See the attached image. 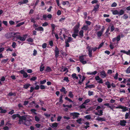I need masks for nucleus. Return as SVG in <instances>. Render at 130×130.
Segmentation results:
<instances>
[{
	"label": "nucleus",
	"mask_w": 130,
	"mask_h": 130,
	"mask_svg": "<svg viewBox=\"0 0 130 130\" xmlns=\"http://www.w3.org/2000/svg\"><path fill=\"white\" fill-rule=\"evenodd\" d=\"M26 115V119L25 120H24V124L26 126H29L31 124L30 122L32 121V120L28 118L27 115Z\"/></svg>",
	"instance_id": "f257e3e1"
},
{
	"label": "nucleus",
	"mask_w": 130,
	"mask_h": 130,
	"mask_svg": "<svg viewBox=\"0 0 130 130\" xmlns=\"http://www.w3.org/2000/svg\"><path fill=\"white\" fill-rule=\"evenodd\" d=\"M26 115H24L21 116L19 118V121L18 124H24V122L23 120L24 121V120H25L26 119Z\"/></svg>",
	"instance_id": "f03ea898"
},
{
	"label": "nucleus",
	"mask_w": 130,
	"mask_h": 130,
	"mask_svg": "<svg viewBox=\"0 0 130 130\" xmlns=\"http://www.w3.org/2000/svg\"><path fill=\"white\" fill-rule=\"evenodd\" d=\"M87 48L88 49V55L89 57H91L92 56V52L93 50V47L89 45H88Z\"/></svg>",
	"instance_id": "7ed1b4c3"
},
{
	"label": "nucleus",
	"mask_w": 130,
	"mask_h": 130,
	"mask_svg": "<svg viewBox=\"0 0 130 130\" xmlns=\"http://www.w3.org/2000/svg\"><path fill=\"white\" fill-rule=\"evenodd\" d=\"M70 115L71 116H73L72 118L73 119H75V118H77L80 115V114L79 113L74 112L71 113Z\"/></svg>",
	"instance_id": "20e7f679"
},
{
	"label": "nucleus",
	"mask_w": 130,
	"mask_h": 130,
	"mask_svg": "<svg viewBox=\"0 0 130 130\" xmlns=\"http://www.w3.org/2000/svg\"><path fill=\"white\" fill-rule=\"evenodd\" d=\"M85 56V55H82L81 56H80L79 57L80 61L84 64L86 63L87 62L86 61H84V56Z\"/></svg>",
	"instance_id": "39448f33"
},
{
	"label": "nucleus",
	"mask_w": 130,
	"mask_h": 130,
	"mask_svg": "<svg viewBox=\"0 0 130 130\" xmlns=\"http://www.w3.org/2000/svg\"><path fill=\"white\" fill-rule=\"evenodd\" d=\"M79 26V24L75 25L73 28L74 33L78 34V28Z\"/></svg>",
	"instance_id": "423d86ee"
},
{
	"label": "nucleus",
	"mask_w": 130,
	"mask_h": 130,
	"mask_svg": "<svg viewBox=\"0 0 130 130\" xmlns=\"http://www.w3.org/2000/svg\"><path fill=\"white\" fill-rule=\"evenodd\" d=\"M59 51L57 46H56L55 48V56L56 58H57L59 56Z\"/></svg>",
	"instance_id": "0eeeda50"
},
{
	"label": "nucleus",
	"mask_w": 130,
	"mask_h": 130,
	"mask_svg": "<svg viewBox=\"0 0 130 130\" xmlns=\"http://www.w3.org/2000/svg\"><path fill=\"white\" fill-rule=\"evenodd\" d=\"M11 34L12 37L16 38H17V36H20V33L19 32H11Z\"/></svg>",
	"instance_id": "6e6552de"
},
{
	"label": "nucleus",
	"mask_w": 130,
	"mask_h": 130,
	"mask_svg": "<svg viewBox=\"0 0 130 130\" xmlns=\"http://www.w3.org/2000/svg\"><path fill=\"white\" fill-rule=\"evenodd\" d=\"M126 123V120H123L120 121V125L122 126H125Z\"/></svg>",
	"instance_id": "1a4fd4ad"
},
{
	"label": "nucleus",
	"mask_w": 130,
	"mask_h": 130,
	"mask_svg": "<svg viewBox=\"0 0 130 130\" xmlns=\"http://www.w3.org/2000/svg\"><path fill=\"white\" fill-rule=\"evenodd\" d=\"M17 39L20 40L22 41H25L26 39V38H25L23 37H21L20 36H17Z\"/></svg>",
	"instance_id": "9d476101"
},
{
	"label": "nucleus",
	"mask_w": 130,
	"mask_h": 130,
	"mask_svg": "<svg viewBox=\"0 0 130 130\" xmlns=\"http://www.w3.org/2000/svg\"><path fill=\"white\" fill-rule=\"evenodd\" d=\"M84 31L83 30H81L79 32V35H78L80 38H82L84 36L83 35Z\"/></svg>",
	"instance_id": "9b49d317"
},
{
	"label": "nucleus",
	"mask_w": 130,
	"mask_h": 130,
	"mask_svg": "<svg viewBox=\"0 0 130 130\" xmlns=\"http://www.w3.org/2000/svg\"><path fill=\"white\" fill-rule=\"evenodd\" d=\"M35 30L38 31H41L42 32L44 31L43 28L41 26H39L35 28Z\"/></svg>",
	"instance_id": "f8f14e48"
},
{
	"label": "nucleus",
	"mask_w": 130,
	"mask_h": 130,
	"mask_svg": "<svg viewBox=\"0 0 130 130\" xmlns=\"http://www.w3.org/2000/svg\"><path fill=\"white\" fill-rule=\"evenodd\" d=\"M19 118L20 117V116L19 114H15L12 116V118L13 119H15L16 117Z\"/></svg>",
	"instance_id": "ddd939ff"
},
{
	"label": "nucleus",
	"mask_w": 130,
	"mask_h": 130,
	"mask_svg": "<svg viewBox=\"0 0 130 130\" xmlns=\"http://www.w3.org/2000/svg\"><path fill=\"white\" fill-rule=\"evenodd\" d=\"M106 106L109 108L111 109L112 110H113V109L114 107V106L112 105H111L109 103H106Z\"/></svg>",
	"instance_id": "4468645a"
},
{
	"label": "nucleus",
	"mask_w": 130,
	"mask_h": 130,
	"mask_svg": "<svg viewBox=\"0 0 130 130\" xmlns=\"http://www.w3.org/2000/svg\"><path fill=\"white\" fill-rule=\"evenodd\" d=\"M95 86L94 85H89L88 86H86L85 87V89H87L88 88H94L95 87Z\"/></svg>",
	"instance_id": "2eb2a0df"
},
{
	"label": "nucleus",
	"mask_w": 130,
	"mask_h": 130,
	"mask_svg": "<svg viewBox=\"0 0 130 130\" xmlns=\"http://www.w3.org/2000/svg\"><path fill=\"white\" fill-rule=\"evenodd\" d=\"M130 118V115L128 112H126L125 115V119H127Z\"/></svg>",
	"instance_id": "dca6fc26"
},
{
	"label": "nucleus",
	"mask_w": 130,
	"mask_h": 130,
	"mask_svg": "<svg viewBox=\"0 0 130 130\" xmlns=\"http://www.w3.org/2000/svg\"><path fill=\"white\" fill-rule=\"evenodd\" d=\"M58 126V123H54L52 124L51 125H50L53 128L54 127H57Z\"/></svg>",
	"instance_id": "f3484780"
},
{
	"label": "nucleus",
	"mask_w": 130,
	"mask_h": 130,
	"mask_svg": "<svg viewBox=\"0 0 130 130\" xmlns=\"http://www.w3.org/2000/svg\"><path fill=\"white\" fill-rule=\"evenodd\" d=\"M31 86L30 84H27L24 85L23 88L26 89H27Z\"/></svg>",
	"instance_id": "a211bd4d"
},
{
	"label": "nucleus",
	"mask_w": 130,
	"mask_h": 130,
	"mask_svg": "<svg viewBox=\"0 0 130 130\" xmlns=\"http://www.w3.org/2000/svg\"><path fill=\"white\" fill-rule=\"evenodd\" d=\"M122 112H124L128 110V108L126 107H124L123 106H122Z\"/></svg>",
	"instance_id": "6ab92c4d"
},
{
	"label": "nucleus",
	"mask_w": 130,
	"mask_h": 130,
	"mask_svg": "<svg viewBox=\"0 0 130 130\" xmlns=\"http://www.w3.org/2000/svg\"><path fill=\"white\" fill-rule=\"evenodd\" d=\"M73 40V38L71 37H68V39L67 40L65 41V42H66L68 43L70 42L71 41Z\"/></svg>",
	"instance_id": "aec40b11"
},
{
	"label": "nucleus",
	"mask_w": 130,
	"mask_h": 130,
	"mask_svg": "<svg viewBox=\"0 0 130 130\" xmlns=\"http://www.w3.org/2000/svg\"><path fill=\"white\" fill-rule=\"evenodd\" d=\"M88 25H84L81 29L85 30H88Z\"/></svg>",
	"instance_id": "412c9836"
},
{
	"label": "nucleus",
	"mask_w": 130,
	"mask_h": 130,
	"mask_svg": "<svg viewBox=\"0 0 130 130\" xmlns=\"http://www.w3.org/2000/svg\"><path fill=\"white\" fill-rule=\"evenodd\" d=\"M111 11L113 15L117 14L118 15V11L117 10H112Z\"/></svg>",
	"instance_id": "4be33fe9"
},
{
	"label": "nucleus",
	"mask_w": 130,
	"mask_h": 130,
	"mask_svg": "<svg viewBox=\"0 0 130 130\" xmlns=\"http://www.w3.org/2000/svg\"><path fill=\"white\" fill-rule=\"evenodd\" d=\"M116 40L117 41V45H118V41H119L121 39V36L120 35L118 36L116 38Z\"/></svg>",
	"instance_id": "5701e85b"
},
{
	"label": "nucleus",
	"mask_w": 130,
	"mask_h": 130,
	"mask_svg": "<svg viewBox=\"0 0 130 130\" xmlns=\"http://www.w3.org/2000/svg\"><path fill=\"white\" fill-rule=\"evenodd\" d=\"M60 91L61 92H64V94H66L67 93V91H66L65 88L62 87V88L60 89Z\"/></svg>",
	"instance_id": "b1692460"
},
{
	"label": "nucleus",
	"mask_w": 130,
	"mask_h": 130,
	"mask_svg": "<svg viewBox=\"0 0 130 130\" xmlns=\"http://www.w3.org/2000/svg\"><path fill=\"white\" fill-rule=\"evenodd\" d=\"M124 11L122 9L120 10L119 12L118 11V15H122L124 13Z\"/></svg>",
	"instance_id": "393cba45"
},
{
	"label": "nucleus",
	"mask_w": 130,
	"mask_h": 130,
	"mask_svg": "<svg viewBox=\"0 0 130 130\" xmlns=\"http://www.w3.org/2000/svg\"><path fill=\"white\" fill-rule=\"evenodd\" d=\"M102 31H99L97 32V35L99 37H100L102 35Z\"/></svg>",
	"instance_id": "a878e982"
},
{
	"label": "nucleus",
	"mask_w": 130,
	"mask_h": 130,
	"mask_svg": "<svg viewBox=\"0 0 130 130\" xmlns=\"http://www.w3.org/2000/svg\"><path fill=\"white\" fill-rule=\"evenodd\" d=\"M76 75L75 73H74L72 74V76L73 79H78V77Z\"/></svg>",
	"instance_id": "bb28decb"
},
{
	"label": "nucleus",
	"mask_w": 130,
	"mask_h": 130,
	"mask_svg": "<svg viewBox=\"0 0 130 130\" xmlns=\"http://www.w3.org/2000/svg\"><path fill=\"white\" fill-rule=\"evenodd\" d=\"M106 85H107L108 88H109L111 87V84L109 82L107 81L106 82Z\"/></svg>",
	"instance_id": "cd10ccee"
},
{
	"label": "nucleus",
	"mask_w": 130,
	"mask_h": 130,
	"mask_svg": "<svg viewBox=\"0 0 130 130\" xmlns=\"http://www.w3.org/2000/svg\"><path fill=\"white\" fill-rule=\"evenodd\" d=\"M45 71L48 72H50L52 71V70L49 67H47Z\"/></svg>",
	"instance_id": "c85d7f7f"
},
{
	"label": "nucleus",
	"mask_w": 130,
	"mask_h": 130,
	"mask_svg": "<svg viewBox=\"0 0 130 130\" xmlns=\"http://www.w3.org/2000/svg\"><path fill=\"white\" fill-rule=\"evenodd\" d=\"M68 96L70 98H73V95L72 94V91H70L69 92L68 94Z\"/></svg>",
	"instance_id": "c756f323"
},
{
	"label": "nucleus",
	"mask_w": 130,
	"mask_h": 130,
	"mask_svg": "<svg viewBox=\"0 0 130 130\" xmlns=\"http://www.w3.org/2000/svg\"><path fill=\"white\" fill-rule=\"evenodd\" d=\"M10 34H10V33H8L5 35V36L7 38H9L11 37V36Z\"/></svg>",
	"instance_id": "7c9ffc66"
},
{
	"label": "nucleus",
	"mask_w": 130,
	"mask_h": 130,
	"mask_svg": "<svg viewBox=\"0 0 130 130\" xmlns=\"http://www.w3.org/2000/svg\"><path fill=\"white\" fill-rule=\"evenodd\" d=\"M125 71L127 73H130V66Z\"/></svg>",
	"instance_id": "2f4dec72"
},
{
	"label": "nucleus",
	"mask_w": 130,
	"mask_h": 130,
	"mask_svg": "<svg viewBox=\"0 0 130 130\" xmlns=\"http://www.w3.org/2000/svg\"><path fill=\"white\" fill-rule=\"evenodd\" d=\"M24 24V22H22L20 23H18V24H17L15 27H19L20 26H21L22 25H23Z\"/></svg>",
	"instance_id": "473e14b6"
},
{
	"label": "nucleus",
	"mask_w": 130,
	"mask_h": 130,
	"mask_svg": "<svg viewBox=\"0 0 130 130\" xmlns=\"http://www.w3.org/2000/svg\"><path fill=\"white\" fill-rule=\"evenodd\" d=\"M88 92V95L89 96L93 95V91H89Z\"/></svg>",
	"instance_id": "72a5a7b5"
},
{
	"label": "nucleus",
	"mask_w": 130,
	"mask_h": 130,
	"mask_svg": "<svg viewBox=\"0 0 130 130\" xmlns=\"http://www.w3.org/2000/svg\"><path fill=\"white\" fill-rule=\"evenodd\" d=\"M78 36V34L77 33H74V34H72V37L75 38H76V37Z\"/></svg>",
	"instance_id": "f704fd0d"
},
{
	"label": "nucleus",
	"mask_w": 130,
	"mask_h": 130,
	"mask_svg": "<svg viewBox=\"0 0 130 130\" xmlns=\"http://www.w3.org/2000/svg\"><path fill=\"white\" fill-rule=\"evenodd\" d=\"M16 95L15 93H12L11 92H10L8 94V95L10 96H12V95L15 96Z\"/></svg>",
	"instance_id": "c9c22d12"
},
{
	"label": "nucleus",
	"mask_w": 130,
	"mask_h": 130,
	"mask_svg": "<svg viewBox=\"0 0 130 130\" xmlns=\"http://www.w3.org/2000/svg\"><path fill=\"white\" fill-rule=\"evenodd\" d=\"M82 121V119L81 118H80L76 120V122L79 124H81V121Z\"/></svg>",
	"instance_id": "e433bc0d"
},
{
	"label": "nucleus",
	"mask_w": 130,
	"mask_h": 130,
	"mask_svg": "<svg viewBox=\"0 0 130 130\" xmlns=\"http://www.w3.org/2000/svg\"><path fill=\"white\" fill-rule=\"evenodd\" d=\"M63 95H61L59 97V102L60 103H62L63 102V100H62Z\"/></svg>",
	"instance_id": "4c0bfd02"
},
{
	"label": "nucleus",
	"mask_w": 130,
	"mask_h": 130,
	"mask_svg": "<svg viewBox=\"0 0 130 130\" xmlns=\"http://www.w3.org/2000/svg\"><path fill=\"white\" fill-rule=\"evenodd\" d=\"M122 106H122L121 105H119L117 106H114V107L116 109L119 108L122 109V107H123Z\"/></svg>",
	"instance_id": "58836bf2"
},
{
	"label": "nucleus",
	"mask_w": 130,
	"mask_h": 130,
	"mask_svg": "<svg viewBox=\"0 0 130 130\" xmlns=\"http://www.w3.org/2000/svg\"><path fill=\"white\" fill-rule=\"evenodd\" d=\"M95 119L98 121H105L104 119L101 118H98L96 119Z\"/></svg>",
	"instance_id": "ea45409f"
},
{
	"label": "nucleus",
	"mask_w": 130,
	"mask_h": 130,
	"mask_svg": "<svg viewBox=\"0 0 130 130\" xmlns=\"http://www.w3.org/2000/svg\"><path fill=\"white\" fill-rule=\"evenodd\" d=\"M37 79V77L36 76H34L31 77L30 79V80L31 81H34Z\"/></svg>",
	"instance_id": "a19ab883"
},
{
	"label": "nucleus",
	"mask_w": 130,
	"mask_h": 130,
	"mask_svg": "<svg viewBox=\"0 0 130 130\" xmlns=\"http://www.w3.org/2000/svg\"><path fill=\"white\" fill-rule=\"evenodd\" d=\"M118 73L117 72L116 73L115 76H114V78L115 79L117 80L118 79Z\"/></svg>",
	"instance_id": "79ce46f5"
},
{
	"label": "nucleus",
	"mask_w": 130,
	"mask_h": 130,
	"mask_svg": "<svg viewBox=\"0 0 130 130\" xmlns=\"http://www.w3.org/2000/svg\"><path fill=\"white\" fill-rule=\"evenodd\" d=\"M101 28V26L100 25H96L95 26V30H98Z\"/></svg>",
	"instance_id": "37998d69"
},
{
	"label": "nucleus",
	"mask_w": 130,
	"mask_h": 130,
	"mask_svg": "<svg viewBox=\"0 0 130 130\" xmlns=\"http://www.w3.org/2000/svg\"><path fill=\"white\" fill-rule=\"evenodd\" d=\"M65 99L66 100H67L70 102H73L70 99L68 98V97H66L65 98Z\"/></svg>",
	"instance_id": "c03bdc74"
},
{
	"label": "nucleus",
	"mask_w": 130,
	"mask_h": 130,
	"mask_svg": "<svg viewBox=\"0 0 130 130\" xmlns=\"http://www.w3.org/2000/svg\"><path fill=\"white\" fill-rule=\"evenodd\" d=\"M46 82V80L45 79L44 80L42 81H41L40 82V84L42 85L44 84Z\"/></svg>",
	"instance_id": "a18cd8bd"
},
{
	"label": "nucleus",
	"mask_w": 130,
	"mask_h": 130,
	"mask_svg": "<svg viewBox=\"0 0 130 130\" xmlns=\"http://www.w3.org/2000/svg\"><path fill=\"white\" fill-rule=\"evenodd\" d=\"M84 103L81 105L79 107L80 109L85 108L86 107L85 105H84Z\"/></svg>",
	"instance_id": "49530a36"
},
{
	"label": "nucleus",
	"mask_w": 130,
	"mask_h": 130,
	"mask_svg": "<svg viewBox=\"0 0 130 130\" xmlns=\"http://www.w3.org/2000/svg\"><path fill=\"white\" fill-rule=\"evenodd\" d=\"M8 60V59H3L1 62L2 63H6Z\"/></svg>",
	"instance_id": "de8ad7c7"
},
{
	"label": "nucleus",
	"mask_w": 130,
	"mask_h": 130,
	"mask_svg": "<svg viewBox=\"0 0 130 130\" xmlns=\"http://www.w3.org/2000/svg\"><path fill=\"white\" fill-rule=\"evenodd\" d=\"M90 101V100L89 99H87L84 102V104H86L89 102Z\"/></svg>",
	"instance_id": "09e8293b"
},
{
	"label": "nucleus",
	"mask_w": 130,
	"mask_h": 130,
	"mask_svg": "<svg viewBox=\"0 0 130 130\" xmlns=\"http://www.w3.org/2000/svg\"><path fill=\"white\" fill-rule=\"evenodd\" d=\"M101 75L102 76H106V74L105 73V72L104 71H102L101 72Z\"/></svg>",
	"instance_id": "8fccbe9b"
},
{
	"label": "nucleus",
	"mask_w": 130,
	"mask_h": 130,
	"mask_svg": "<svg viewBox=\"0 0 130 130\" xmlns=\"http://www.w3.org/2000/svg\"><path fill=\"white\" fill-rule=\"evenodd\" d=\"M85 118L88 119H90L91 118V117L90 115H88L84 117Z\"/></svg>",
	"instance_id": "3c124183"
},
{
	"label": "nucleus",
	"mask_w": 130,
	"mask_h": 130,
	"mask_svg": "<svg viewBox=\"0 0 130 130\" xmlns=\"http://www.w3.org/2000/svg\"><path fill=\"white\" fill-rule=\"evenodd\" d=\"M63 79L64 80L66 81L67 82H68L69 81L68 77H65Z\"/></svg>",
	"instance_id": "603ef678"
},
{
	"label": "nucleus",
	"mask_w": 130,
	"mask_h": 130,
	"mask_svg": "<svg viewBox=\"0 0 130 130\" xmlns=\"http://www.w3.org/2000/svg\"><path fill=\"white\" fill-rule=\"evenodd\" d=\"M16 45V43L15 42H13L12 44V47L14 48L15 47V45Z\"/></svg>",
	"instance_id": "864d4df0"
},
{
	"label": "nucleus",
	"mask_w": 130,
	"mask_h": 130,
	"mask_svg": "<svg viewBox=\"0 0 130 130\" xmlns=\"http://www.w3.org/2000/svg\"><path fill=\"white\" fill-rule=\"evenodd\" d=\"M48 25V23L46 22H45L42 24V26H46Z\"/></svg>",
	"instance_id": "5fc2aeb1"
},
{
	"label": "nucleus",
	"mask_w": 130,
	"mask_h": 130,
	"mask_svg": "<svg viewBox=\"0 0 130 130\" xmlns=\"http://www.w3.org/2000/svg\"><path fill=\"white\" fill-rule=\"evenodd\" d=\"M117 5V4L116 3L114 2L111 5V7H116Z\"/></svg>",
	"instance_id": "6e6d98bb"
},
{
	"label": "nucleus",
	"mask_w": 130,
	"mask_h": 130,
	"mask_svg": "<svg viewBox=\"0 0 130 130\" xmlns=\"http://www.w3.org/2000/svg\"><path fill=\"white\" fill-rule=\"evenodd\" d=\"M23 77L25 78H26L28 76L27 73L25 72L23 74Z\"/></svg>",
	"instance_id": "4d7b16f0"
},
{
	"label": "nucleus",
	"mask_w": 130,
	"mask_h": 130,
	"mask_svg": "<svg viewBox=\"0 0 130 130\" xmlns=\"http://www.w3.org/2000/svg\"><path fill=\"white\" fill-rule=\"evenodd\" d=\"M40 89L42 90L44 89H45V86L44 85H40Z\"/></svg>",
	"instance_id": "13d9d810"
},
{
	"label": "nucleus",
	"mask_w": 130,
	"mask_h": 130,
	"mask_svg": "<svg viewBox=\"0 0 130 130\" xmlns=\"http://www.w3.org/2000/svg\"><path fill=\"white\" fill-rule=\"evenodd\" d=\"M27 40V41H28V42H32L33 41V40L32 38H29Z\"/></svg>",
	"instance_id": "bf43d9fd"
},
{
	"label": "nucleus",
	"mask_w": 130,
	"mask_h": 130,
	"mask_svg": "<svg viewBox=\"0 0 130 130\" xmlns=\"http://www.w3.org/2000/svg\"><path fill=\"white\" fill-rule=\"evenodd\" d=\"M47 46V44L46 43H44L42 45V47L43 48H46Z\"/></svg>",
	"instance_id": "052dcab7"
},
{
	"label": "nucleus",
	"mask_w": 130,
	"mask_h": 130,
	"mask_svg": "<svg viewBox=\"0 0 130 130\" xmlns=\"http://www.w3.org/2000/svg\"><path fill=\"white\" fill-rule=\"evenodd\" d=\"M112 73V70H108L107 71V73L108 74H111Z\"/></svg>",
	"instance_id": "680f3d73"
},
{
	"label": "nucleus",
	"mask_w": 130,
	"mask_h": 130,
	"mask_svg": "<svg viewBox=\"0 0 130 130\" xmlns=\"http://www.w3.org/2000/svg\"><path fill=\"white\" fill-rule=\"evenodd\" d=\"M104 43L102 42L99 45L98 47V49H99L101 47H102Z\"/></svg>",
	"instance_id": "e2e57ef3"
},
{
	"label": "nucleus",
	"mask_w": 130,
	"mask_h": 130,
	"mask_svg": "<svg viewBox=\"0 0 130 130\" xmlns=\"http://www.w3.org/2000/svg\"><path fill=\"white\" fill-rule=\"evenodd\" d=\"M123 17L124 19H126L128 18V17L127 14H125L123 15Z\"/></svg>",
	"instance_id": "0e129e2a"
},
{
	"label": "nucleus",
	"mask_w": 130,
	"mask_h": 130,
	"mask_svg": "<svg viewBox=\"0 0 130 130\" xmlns=\"http://www.w3.org/2000/svg\"><path fill=\"white\" fill-rule=\"evenodd\" d=\"M115 27L113 26H112L110 27V31L111 32L113 31L114 30H115Z\"/></svg>",
	"instance_id": "69168bd1"
},
{
	"label": "nucleus",
	"mask_w": 130,
	"mask_h": 130,
	"mask_svg": "<svg viewBox=\"0 0 130 130\" xmlns=\"http://www.w3.org/2000/svg\"><path fill=\"white\" fill-rule=\"evenodd\" d=\"M61 11L60 10H58L57 12V14L58 15H60L61 14Z\"/></svg>",
	"instance_id": "338daca9"
},
{
	"label": "nucleus",
	"mask_w": 130,
	"mask_h": 130,
	"mask_svg": "<svg viewBox=\"0 0 130 130\" xmlns=\"http://www.w3.org/2000/svg\"><path fill=\"white\" fill-rule=\"evenodd\" d=\"M35 120L36 121H38L39 120V118L37 116H35Z\"/></svg>",
	"instance_id": "774afa93"
}]
</instances>
